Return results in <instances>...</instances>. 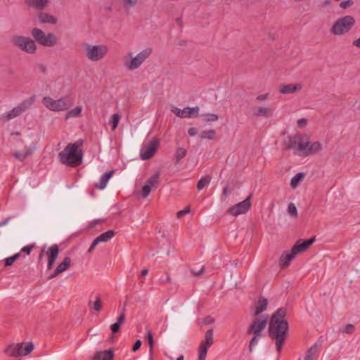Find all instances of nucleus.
<instances>
[{
  "label": "nucleus",
  "mask_w": 360,
  "mask_h": 360,
  "mask_svg": "<svg viewBox=\"0 0 360 360\" xmlns=\"http://www.w3.org/2000/svg\"><path fill=\"white\" fill-rule=\"evenodd\" d=\"M20 257V252H18L15 255H13L11 257H7L4 259V266L6 267L10 266L13 264V263L19 259Z\"/></svg>",
  "instance_id": "obj_37"
},
{
  "label": "nucleus",
  "mask_w": 360,
  "mask_h": 360,
  "mask_svg": "<svg viewBox=\"0 0 360 360\" xmlns=\"http://www.w3.org/2000/svg\"><path fill=\"white\" fill-rule=\"evenodd\" d=\"M125 308L124 307L122 309V312L120 314V315L118 316L117 320L116 321L117 323L120 324V326L124 323L125 321V314H124Z\"/></svg>",
  "instance_id": "obj_46"
},
{
  "label": "nucleus",
  "mask_w": 360,
  "mask_h": 360,
  "mask_svg": "<svg viewBox=\"0 0 360 360\" xmlns=\"http://www.w3.org/2000/svg\"><path fill=\"white\" fill-rule=\"evenodd\" d=\"M34 349V345L32 342H27L26 344L22 342L16 345H11L8 346L5 352L11 356L18 357L26 356L29 354Z\"/></svg>",
  "instance_id": "obj_11"
},
{
  "label": "nucleus",
  "mask_w": 360,
  "mask_h": 360,
  "mask_svg": "<svg viewBox=\"0 0 360 360\" xmlns=\"http://www.w3.org/2000/svg\"><path fill=\"white\" fill-rule=\"evenodd\" d=\"M42 103L48 109L53 111L65 110L70 106V103L68 102L67 98L53 100L49 96H46L43 98Z\"/></svg>",
  "instance_id": "obj_12"
},
{
  "label": "nucleus",
  "mask_w": 360,
  "mask_h": 360,
  "mask_svg": "<svg viewBox=\"0 0 360 360\" xmlns=\"http://www.w3.org/2000/svg\"><path fill=\"white\" fill-rule=\"evenodd\" d=\"M203 117V120L210 122H215L219 119V116L217 114L214 113H205L202 115Z\"/></svg>",
  "instance_id": "obj_41"
},
{
  "label": "nucleus",
  "mask_w": 360,
  "mask_h": 360,
  "mask_svg": "<svg viewBox=\"0 0 360 360\" xmlns=\"http://www.w3.org/2000/svg\"><path fill=\"white\" fill-rule=\"evenodd\" d=\"M147 340H148V342L149 347H150L149 352L151 356L153 354V352L154 342H153V334L150 330L148 331Z\"/></svg>",
  "instance_id": "obj_42"
},
{
  "label": "nucleus",
  "mask_w": 360,
  "mask_h": 360,
  "mask_svg": "<svg viewBox=\"0 0 360 360\" xmlns=\"http://www.w3.org/2000/svg\"><path fill=\"white\" fill-rule=\"evenodd\" d=\"M172 111L179 117H182V114L184 112H182V110L181 109H179L178 108H173V109L172 110Z\"/></svg>",
  "instance_id": "obj_55"
},
{
  "label": "nucleus",
  "mask_w": 360,
  "mask_h": 360,
  "mask_svg": "<svg viewBox=\"0 0 360 360\" xmlns=\"http://www.w3.org/2000/svg\"><path fill=\"white\" fill-rule=\"evenodd\" d=\"M321 345V343L315 342L307 351L304 360H314L318 356Z\"/></svg>",
  "instance_id": "obj_21"
},
{
  "label": "nucleus",
  "mask_w": 360,
  "mask_h": 360,
  "mask_svg": "<svg viewBox=\"0 0 360 360\" xmlns=\"http://www.w3.org/2000/svg\"><path fill=\"white\" fill-rule=\"evenodd\" d=\"M198 130L195 127H191L188 130V134L190 136H194L197 134Z\"/></svg>",
  "instance_id": "obj_56"
},
{
  "label": "nucleus",
  "mask_w": 360,
  "mask_h": 360,
  "mask_svg": "<svg viewBox=\"0 0 360 360\" xmlns=\"http://www.w3.org/2000/svg\"><path fill=\"white\" fill-rule=\"evenodd\" d=\"M152 51L153 50L151 48H146L134 57L132 56V53L129 52L127 56L123 58L124 67L129 70H134L139 68L151 55Z\"/></svg>",
  "instance_id": "obj_4"
},
{
  "label": "nucleus",
  "mask_w": 360,
  "mask_h": 360,
  "mask_svg": "<svg viewBox=\"0 0 360 360\" xmlns=\"http://www.w3.org/2000/svg\"><path fill=\"white\" fill-rule=\"evenodd\" d=\"M58 253L59 249L57 245H53L49 248L48 250L49 262L47 265L49 269H51L53 267Z\"/></svg>",
  "instance_id": "obj_19"
},
{
  "label": "nucleus",
  "mask_w": 360,
  "mask_h": 360,
  "mask_svg": "<svg viewBox=\"0 0 360 360\" xmlns=\"http://www.w3.org/2000/svg\"><path fill=\"white\" fill-rule=\"evenodd\" d=\"M321 143L319 141H316L314 143L310 142V144L307 148L305 156L318 153L319 150H321Z\"/></svg>",
  "instance_id": "obj_30"
},
{
  "label": "nucleus",
  "mask_w": 360,
  "mask_h": 360,
  "mask_svg": "<svg viewBox=\"0 0 360 360\" xmlns=\"http://www.w3.org/2000/svg\"><path fill=\"white\" fill-rule=\"evenodd\" d=\"M213 344V330L210 329L205 333V340L200 343L198 348V358L197 360H205L209 347Z\"/></svg>",
  "instance_id": "obj_14"
},
{
  "label": "nucleus",
  "mask_w": 360,
  "mask_h": 360,
  "mask_svg": "<svg viewBox=\"0 0 360 360\" xmlns=\"http://www.w3.org/2000/svg\"><path fill=\"white\" fill-rule=\"evenodd\" d=\"M71 263V259L69 257H65L63 261L56 267L53 274L49 278H53L58 276L68 269Z\"/></svg>",
  "instance_id": "obj_18"
},
{
  "label": "nucleus",
  "mask_w": 360,
  "mask_h": 360,
  "mask_svg": "<svg viewBox=\"0 0 360 360\" xmlns=\"http://www.w3.org/2000/svg\"><path fill=\"white\" fill-rule=\"evenodd\" d=\"M304 173H297L295 174L290 181V186L292 188H295L297 186L298 184L304 179Z\"/></svg>",
  "instance_id": "obj_36"
},
{
  "label": "nucleus",
  "mask_w": 360,
  "mask_h": 360,
  "mask_svg": "<svg viewBox=\"0 0 360 360\" xmlns=\"http://www.w3.org/2000/svg\"><path fill=\"white\" fill-rule=\"evenodd\" d=\"M38 68L39 70L41 72H46V68L44 65L43 64H39L38 65Z\"/></svg>",
  "instance_id": "obj_60"
},
{
  "label": "nucleus",
  "mask_w": 360,
  "mask_h": 360,
  "mask_svg": "<svg viewBox=\"0 0 360 360\" xmlns=\"http://www.w3.org/2000/svg\"><path fill=\"white\" fill-rule=\"evenodd\" d=\"M307 124V120L305 119H300L297 122V124L299 127H303Z\"/></svg>",
  "instance_id": "obj_58"
},
{
  "label": "nucleus",
  "mask_w": 360,
  "mask_h": 360,
  "mask_svg": "<svg viewBox=\"0 0 360 360\" xmlns=\"http://www.w3.org/2000/svg\"><path fill=\"white\" fill-rule=\"evenodd\" d=\"M148 274V270L147 269H143L141 272V275L143 276H146Z\"/></svg>",
  "instance_id": "obj_63"
},
{
  "label": "nucleus",
  "mask_w": 360,
  "mask_h": 360,
  "mask_svg": "<svg viewBox=\"0 0 360 360\" xmlns=\"http://www.w3.org/2000/svg\"><path fill=\"white\" fill-rule=\"evenodd\" d=\"M115 234V232L113 230H109L105 233H101L94 240L88 250V252L91 253L94 248L98 245V243H106L111 240L114 237Z\"/></svg>",
  "instance_id": "obj_16"
},
{
  "label": "nucleus",
  "mask_w": 360,
  "mask_h": 360,
  "mask_svg": "<svg viewBox=\"0 0 360 360\" xmlns=\"http://www.w3.org/2000/svg\"><path fill=\"white\" fill-rule=\"evenodd\" d=\"M211 177L210 176H205L201 178L197 184V189L200 191L203 189L205 186H208L210 183Z\"/></svg>",
  "instance_id": "obj_34"
},
{
  "label": "nucleus",
  "mask_w": 360,
  "mask_h": 360,
  "mask_svg": "<svg viewBox=\"0 0 360 360\" xmlns=\"http://www.w3.org/2000/svg\"><path fill=\"white\" fill-rule=\"evenodd\" d=\"M120 325L117 323L116 322L110 326V330L112 333V334H115L117 332H119L120 328Z\"/></svg>",
  "instance_id": "obj_51"
},
{
  "label": "nucleus",
  "mask_w": 360,
  "mask_h": 360,
  "mask_svg": "<svg viewBox=\"0 0 360 360\" xmlns=\"http://www.w3.org/2000/svg\"><path fill=\"white\" fill-rule=\"evenodd\" d=\"M286 309L279 308L271 316L269 323V335L275 340L276 351L281 352L288 330V321L285 319Z\"/></svg>",
  "instance_id": "obj_1"
},
{
  "label": "nucleus",
  "mask_w": 360,
  "mask_h": 360,
  "mask_svg": "<svg viewBox=\"0 0 360 360\" xmlns=\"http://www.w3.org/2000/svg\"><path fill=\"white\" fill-rule=\"evenodd\" d=\"M124 3L126 5H132V4H134V2L131 0H124Z\"/></svg>",
  "instance_id": "obj_64"
},
{
  "label": "nucleus",
  "mask_w": 360,
  "mask_h": 360,
  "mask_svg": "<svg viewBox=\"0 0 360 360\" xmlns=\"http://www.w3.org/2000/svg\"><path fill=\"white\" fill-rule=\"evenodd\" d=\"M83 140L79 139L73 143H69L63 151L58 154L61 163L72 167H76L82 163L83 152L81 149Z\"/></svg>",
  "instance_id": "obj_2"
},
{
  "label": "nucleus",
  "mask_w": 360,
  "mask_h": 360,
  "mask_svg": "<svg viewBox=\"0 0 360 360\" xmlns=\"http://www.w3.org/2000/svg\"><path fill=\"white\" fill-rule=\"evenodd\" d=\"M187 151L184 148H178L175 152V158L176 162H179L186 155Z\"/></svg>",
  "instance_id": "obj_39"
},
{
  "label": "nucleus",
  "mask_w": 360,
  "mask_h": 360,
  "mask_svg": "<svg viewBox=\"0 0 360 360\" xmlns=\"http://www.w3.org/2000/svg\"><path fill=\"white\" fill-rule=\"evenodd\" d=\"M315 241V237L309 240H298L295 245L292 248L291 252L295 256L296 255L304 252Z\"/></svg>",
  "instance_id": "obj_17"
},
{
  "label": "nucleus",
  "mask_w": 360,
  "mask_h": 360,
  "mask_svg": "<svg viewBox=\"0 0 360 360\" xmlns=\"http://www.w3.org/2000/svg\"><path fill=\"white\" fill-rule=\"evenodd\" d=\"M273 115V110L270 108L258 107L254 112L253 115L255 117H269Z\"/></svg>",
  "instance_id": "obj_27"
},
{
  "label": "nucleus",
  "mask_w": 360,
  "mask_h": 360,
  "mask_svg": "<svg viewBox=\"0 0 360 360\" xmlns=\"http://www.w3.org/2000/svg\"><path fill=\"white\" fill-rule=\"evenodd\" d=\"M82 110V106H77L76 108H75L68 112V113L65 115V118L68 119L70 117H79L81 115Z\"/></svg>",
  "instance_id": "obj_35"
},
{
  "label": "nucleus",
  "mask_w": 360,
  "mask_h": 360,
  "mask_svg": "<svg viewBox=\"0 0 360 360\" xmlns=\"http://www.w3.org/2000/svg\"><path fill=\"white\" fill-rule=\"evenodd\" d=\"M295 255L293 253L290 251V252H284L282 254V255L280 257L279 259V264L282 269L287 268L291 261L294 259Z\"/></svg>",
  "instance_id": "obj_25"
},
{
  "label": "nucleus",
  "mask_w": 360,
  "mask_h": 360,
  "mask_svg": "<svg viewBox=\"0 0 360 360\" xmlns=\"http://www.w3.org/2000/svg\"><path fill=\"white\" fill-rule=\"evenodd\" d=\"M229 193V187L228 186H226L223 189V191H222V198H224V199L226 198L227 194Z\"/></svg>",
  "instance_id": "obj_59"
},
{
  "label": "nucleus",
  "mask_w": 360,
  "mask_h": 360,
  "mask_svg": "<svg viewBox=\"0 0 360 360\" xmlns=\"http://www.w3.org/2000/svg\"><path fill=\"white\" fill-rule=\"evenodd\" d=\"M32 153V150L30 148L25 147V152L16 151L13 153V156L20 161H23L26 158Z\"/></svg>",
  "instance_id": "obj_33"
},
{
  "label": "nucleus",
  "mask_w": 360,
  "mask_h": 360,
  "mask_svg": "<svg viewBox=\"0 0 360 360\" xmlns=\"http://www.w3.org/2000/svg\"><path fill=\"white\" fill-rule=\"evenodd\" d=\"M216 137V131L214 129L204 130L200 134V139L214 140Z\"/></svg>",
  "instance_id": "obj_32"
},
{
  "label": "nucleus",
  "mask_w": 360,
  "mask_h": 360,
  "mask_svg": "<svg viewBox=\"0 0 360 360\" xmlns=\"http://www.w3.org/2000/svg\"><path fill=\"white\" fill-rule=\"evenodd\" d=\"M150 191H151V188L149 187L148 185L145 184L143 186L142 191H141L142 197L146 198L150 194Z\"/></svg>",
  "instance_id": "obj_44"
},
{
  "label": "nucleus",
  "mask_w": 360,
  "mask_h": 360,
  "mask_svg": "<svg viewBox=\"0 0 360 360\" xmlns=\"http://www.w3.org/2000/svg\"><path fill=\"white\" fill-rule=\"evenodd\" d=\"M31 34L34 40L41 46L53 47L58 43V38L54 34L51 32L46 34L39 28H33Z\"/></svg>",
  "instance_id": "obj_9"
},
{
  "label": "nucleus",
  "mask_w": 360,
  "mask_h": 360,
  "mask_svg": "<svg viewBox=\"0 0 360 360\" xmlns=\"http://www.w3.org/2000/svg\"><path fill=\"white\" fill-rule=\"evenodd\" d=\"M353 45L360 48V37L353 41Z\"/></svg>",
  "instance_id": "obj_61"
},
{
  "label": "nucleus",
  "mask_w": 360,
  "mask_h": 360,
  "mask_svg": "<svg viewBox=\"0 0 360 360\" xmlns=\"http://www.w3.org/2000/svg\"><path fill=\"white\" fill-rule=\"evenodd\" d=\"M202 322L205 325H210L214 322V319L210 316H207L203 319Z\"/></svg>",
  "instance_id": "obj_54"
},
{
  "label": "nucleus",
  "mask_w": 360,
  "mask_h": 360,
  "mask_svg": "<svg viewBox=\"0 0 360 360\" xmlns=\"http://www.w3.org/2000/svg\"><path fill=\"white\" fill-rule=\"evenodd\" d=\"M160 177L159 172L155 173L154 175H153L151 177H150L148 181H146V185H148L149 187L155 186L158 182Z\"/></svg>",
  "instance_id": "obj_40"
},
{
  "label": "nucleus",
  "mask_w": 360,
  "mask_h": 360,
  "mask_svg": "<svg viewBox=\"0 0 360 360\" xmlns=\"http://www.w3.org/2000/svg\"><path fill=\"white\" fill-rule=\"evenodd\" d=\"M190 211H191L190 207H187L185 209H184L183 210L179 211L176 213V217L178 218H181V217H184V215H186V214L189 213Z\"/></svg>",
  "instance_id": "obj_49"
},
{
  "label": "nucleus",
  "mask_w": 360,
  "mask_h": 360,
  "mask_svg": "<svg viewBox=\"0 0 360 360\" xmlns=\"http://www.w3.org/2000/svg\"><path fill=\"white\" fill-rule=\"evenodd\" d=\"M114 171L111 170L103 174L100 179L99 182L95 184L94 187L100 190L105 188L109 179L112 177Z\"/></svg>",
  "instance_id": "obj_23"
},
{
  "label": "nucleus",
  "mask_w": 360,
  "mask_h": 360,
  "mask_svg": "<svg viewBox=\"0 0 360 360\" xmlns=\"http://www.w3.org/2000/svg\"><path fill=\"white\" fill-rule=\"evenodd\" d=\"M353 4H354V1L352 0H347V1L341 2L340 4V6L342 8L346 9L348 7L351 6L352 5H353Z\"/></svg>",
  "instance_id": "obj_47"
},
{
  "label": "nucleus",
  "mask_w": 360,
  "mask_h": 360,
  "mask_svg": "<svg viewBox=\"0 0 360 360\" xmlns=\"http://www.w3.org/2000/svg\"><path fill=\"white\" fill-rule=\"evenodd\" d=\"M141 344H142L141 341L140 340H137L133 345V347H132L133 352H136L138 349H139L141 346Z\"/></svg>",
  "instance_id": "obj_53"
},
{
  "label": "nucleus",
  "mask_w": 360,
  "mask_h": 360,
  "mask_svg": "<svg viewBox=\"0 0 360 360\" xmlns=\"http://www.w3.org/2000/svg\"><path fill=\"white\" fill-rule=\"evenodd\" d=\"M158 144V139H153L148 143H143L140 151L141 158L143 160L151 158L156 153Z\"/></svg>",
  "instance_id": "obj_13"
},
{
  "label": "nucleus",
  "mask_w": 360,
  "mask_h": 360,
  "mask_svg": "<svg viewBox=\"0 0 360 360\" xmlns=\"http://www.w3.org/2000/svg\"><path fill=\"white\" fill-rule=\"evenodd\" d=\"M89 307L90 309H94L96 311H100L102 309V302L101 297L99 295H96L94 302H93L92 300H89Z\"/></svg>",
  "instance_id": "obj_31"
},
{
  "label": "nucleus",
  "mask_w": 360,
  "mask_h": 360,
  "mask_svg": "<svg viewBox=\"0 0 360 360\" xmlns=\"http://www.w3.org/2000/svg\"><path fill=\"white\" fill-rule=\"evenodd\" d=\"M120 120V116L119 114L115 113L112 115L109 122V124L111 125L112 130H115L117 127Z\"/></svg>",
  "instance_id": "obj_38"
},
{
  "label": "nucleus",
  "mask_w": 360,
  "mask_h": 360,
  "mask_svg": "<svg viewBox=\"0 0 360 360\" xmlns=\"http://www.w3.org/2000/svg\"><path fill=\"white\" fill-rule=\"evenodd\" d=\"M268 300L264 297H260L255 304L254 316H257L266 309Z\"/></svg>",
  "instance_id": "obj_22"
},
{
  "label": "nucleus",
  "mask_w": 360,
  "mask_h": 360,
  "mask_svg": "<svg viewBox=\"0 0 360 360\" xmlns=\"http://www.w3.org/2000/svg\"><path fill=\"white\" fill-rule=\"evenodd\" d=\"M171 278L168 274H165V276L160 278L159 281L161 284H165L170 282Z\"/></svg>",
  "instance_id": "obj_48"
},
{
  "label": "nucleus",
  "mask_w": 360,
  "mask_h": 360,
  "mask_svg": "<svg viewBox=\"0 0 360 360\" xmlns=\"http://www.w3.org/2000/svg\"><path fill=\"white\" fill-rule=\"evenodd\" d=\"M268 323V316H261L255 318L247 329L246 334L252 335L249 343V351L252 352L255 346H256L262 337V331L266 327Z\"/></svg>",
  "instance_id": "obj_3"
},
{
  "label": "nucleus",
  "mask_w": 360,
  "mask_h": 360,
  "mask_svg": "<svg viewBox=\"0 0 360 360\" xmlns=\"http://www.w3.org/2000/svg\"><path fill=\"white\" fill-rule=\"evenodd\" d=\"M268 96H269V94H261V95L257 96L256 99L257 101H262L266 100L268 98Z\"/></svg>",
  "instance_id": "obj_57"
},
{
  "label": "nucleus",
  "mask_w": 360,
  "mask_h": 360,
  "mask_svg": "<svg viewBox=\"0 0 360 360\" xmlns=\"http://www.w3.org/2000/svg\"><path fill=\"white\" fill-rule=\"evenodd\" d=\"M310 144V140L307 135L297 134L289 137L288 148L293 149L297 154L305 155L307 146Z\"/></svg>",
  "instance_id": "obj_7"
},
{
  "label": "nucleus",
  "mask_w": 360,
  "mask_h": 360,
  "mask_svg": "<svg viewBox=\"0 0 360 360\" xmlns=\"http://www.w3.org/2000/svg\"><path fill=\"white\" fill-rule=\"evenodd\" d=\"M38 20L40 23L56 24L57 19L48 13L41 12L38 15Z\"/></svg>",
  "instance_id": "obj_26"
},
{
  "label": "nucleus",
  "mask_w": 360,
  "mask_h": 360,
  "mask_svg": "<svg viewBox=\"0 0 360 360\" xmlns=\"http://www.w3.org/2000/svg\"><path fill=\"white\" fill-rule=\"evenodd\" d=\"M35 100V96H32L24 99L19 105L13 108L11 110L3 114L1 117V120L3 122H6L20 116L32 106Z\"/></svg>",
  "instance_id": "obj_5"
},
{
  "label": "nucleus",
  "mask_w": 360,
  "mask_h": 360,
  "mask_svg": "<svg viewBox=\"0 0 360 360\" xmlns=\"http://www.w3.org/2000/svg\"><path fill=\"white\" fill-rule=\"evenodd\" d=\"M13 44L22 51L33 54L36 52L37 46L32 39L24 36H13L11 39Z\"/></svg>",
  "instance_id": "obj_10"
},
{
  "label": "nucleus",
  "mask_w": 360,
  "mask_h": 360,
  "mask_svg": "<svg viewBox=\"0 0 360 360\" xmlns=\"http://www.w3.org/2000/svg\"><path fill=\"white\" fill-rule=\"evenodd\" d=\"M85 55L91 61H99L105 58L108 52V48L106 45H92L84 44L83 45Z\"/></svg>",
  "instance_id": "obj_6"
},
{
  "label": "nucleus",
  "mask_w": 360,
  "mask_h": 360,
  "mask_svg": "<svg viewBox=\"0 0 360 360\" xmlns=\"http://www.w3.org/2000/svg\"><path fill=\"white\" fill-rule=\"evenodd\" d=\"M182 112H184L181 118L197 117L199 114V108L198 106L194 108L186 107L182 109Z\"/></svg>",
  "instance_id": "obj_29"
},
{
  "label": "nucleus",
  "mask_w": 360,
  "mask_h": 360,
  "mask_svg": "<svg viewBox=\"0 0 360 360\" xmlns=\"http://www.w3.org/2000/svg\"><path fill=\"white\" fill-rule=\"evenodd\" d=\"M252 198V194L248 196L244 200L240 202L237 203L236 205L231 207L227 210V212L233 216H238L239 214H245L247 212L250 207L251 202L250 199Z\"/></svg>",
  "instance_id": "obj_15"
},
{
  "label": "nucleus",
  "mask_w": 360,
  "mask_h": 360,
  "mask_svg": "<svg viewBox=\"0 0 360 360\" xmlns=\"http://www.w3.org/2000/svg\"><path fill=\"white\" fill-rule=\"evenodd\" d=\"M114 357V352L112 349L105 351L97 352L93 360H112Z\"/></svg>",
  "instance_id": "obj_24"
},
{
  "label": "nucleus",
  "mask_w": 360,
  "mask_h": 360,
  "mask_svg": "<svg viewBox=\"0 0 360 360\" xmlns=\"http://www.w3.org/2000/svg\"><path fill=\"white\" fill-rule=\"evenodd\" d=\"M49 0H26V4L37 10H42L48 4Z\"/></svg>",
  "instance_id": "obj_28"
},
{
  "label": "nucleus",
  "mask_w": 360,
  "mask_h": 360,
  "mask_svg": "<svg viewBox=\"0 0 360 360\" xmlns=\"http://www.w3.org/2000/svg\"><path fill=\"white\" fill-rule=\"evenodd\" d=\"M10 219H11V217H7L3 221L0 222V227L6 225Z\"/></svg>",
  "instance_id": "obj_62"
},
{
  "label": "nucleus",
  "mask_w": 360,
  "mask_h": 360,
  "mask_svg": "<svg viewBox=\"0 0 360 360\" xmlns=\"http://www.w3.org/2000/svg\"><path fill=\"white\" fill-rule=\"evenodd\" d=\"M34 245H30L25 246L21 249L20 252V253L24 252V253H26L27 255H30L31 252V250L34 248Z\"/></svg>",
  "instance_id": "obj_50"
},
{
  "label": "nucleus",
  "mask_w": 360,
  "mask_h": 360,
  "mask_svg": "<svg viewBox=\"0 0 360 360\" xmlns=\"http://www.w3.org/2000/svg\"><path fill=\"white\" fill-rule=\"evenodd\" d=\"M355 24L354 17L345 15L338 19L332 26L330 32L334 35H342L347 33Z\"/></svg>",
  "instance_id": "obj_8"
},
{
  "label": "nucleus",
  "mask_w": 360,
  "mask_h": 360,
  "mask_svg": "<svg viewBox=\"0 0 360 360\" xmlns=\"http://www.w3.org/2000/svg\"><path fill=\"white\" fill-rule=\"evenodd\" d=\"M191 274L195 276H200L202 275L205 272V267L202 266L199 271H196L193 269H191Z\"/></svg>",
  "instance_id": "obj_52"
},
{
  "label": "nucleus",
  "mask_w": 360,
  "mask_h": 360,
  "mask_svg": "<svg viewBox=\"0 0 360 360\" xmlns=\"http://www.w3.org/2000/svg\"><path fill=\"white\" fill-rule=\"evenodd\" d=\"M302 89V85L300 84H289L285 85H282L280 86L279 91L283 94H292L296 91H299Z\"/></svg>",
  "instance_id": "obj_20"
},
{
  "label": "nucleus",
  "mask_w": 360,
  "mask_h": 360,
  "mask_svg": "<svg viewBox=\"0 0 360 360\" xmlns=\"http://www.w3.org/2000/svg\"><path fill=\"white\" fill-rule=\"evenodd\" d=\"M288 212L292 217H296L297 216V210L293 203H290L288 205Z\"/></svg>",
  "instance_id": "obj_43"
},
{
  "label": "nucleus",
  "mask_w": 360,
  "mask_h": 360,
  "mask_svg": "<svg viewBox=\"0 0 360 360\" xmlns=\"http://www.w3.org/2000/svg\"><path fill=\"white\" fill-rule=\"evenodd\" d=\"M342 331L347 334H352L354 331V326L351 323L347 324Z\"/></svg>",
  "instance_id": "obj_45"
}]
</instances>
